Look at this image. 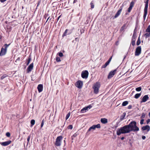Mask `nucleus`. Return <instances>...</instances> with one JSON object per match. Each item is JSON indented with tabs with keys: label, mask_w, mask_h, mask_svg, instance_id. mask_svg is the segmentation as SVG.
<instances>
[{
	"label": "nucleus",
	"mask_w": 150,
	"mask_h": 150,
	"mask_svg": "<svg viewBox=\"0 0 150 150\" xmlns=\"http://www.w3.org/2000/svg\"><path fill=\"white\" fill-rule=\"evenodd\" d=\"M100 121L103 124H105L108 122L107 119L105 118H101L100 120Z\"/></svg>",
	"instance_id": "dca6fc26"
},
{
	"label": "nucleus",
	"mask_w": 150,
	"mask_h": 150,
	"mask_svg": "<svg viewBox=\"0 0 150 150\" xmlns=\"http://www.w3.org/2000/svg\"><path fill=\"white\" fill-rule=\"evenodd\" d=\"M109 64V63L106 62L105 64L102 66V67L103 68H105L108 64Z\"/></svg>",
	"instance_id": "a878e982"
},
{
	"label": "nucleus",
	"mask_w": 150,
	"mask_h": 150,
	"mask_svg": "<svg viewBox=\"0 0 150 150\" xmlns=\"http://www.w3.org/2000/svg\"><path fill=\"white\" fill-rule=\"evenodd\" d=\"M6 0H0V1L1 3H4L5 2Z\"/></svg>",
	"instance_id": "de8ad7c7"
},
{
	"label": "nucleus",
	"mask_w": 150,
	"mask_h": 150,
	"mask_svg": "<svg viewBox=\"0 0 150 150\" xmlns=\"http://www.w3.org/2000/svg\"><path fill=\"white\" fill-rule=\"evenodd\" d=\"M35 120H32L30 122L31 123V126L32 127L33 125L35 124Z\"/></svg>",
	"instance_id": "b1692460"
},
{
	"label": "nucleus",
	"mask_w": 150,
	"mask_h": 150,
	"mask_svg": "<svg viewBox=\"0 0 150 150\" xmlns=\"http://www.w3.org/2000/svg\"><path fill=\"white\" fill-rule=\"evenodd\" d=\"M150 122V119H148L146 120V123L147 124H148L149 122Z\"/></svg>",
	"instance_id": "c03bdc74"
},
{
	"label": "nucleus",
	"mask_w": 150,
	"mask_h": 150,
	"mask_svg": "<svg viewBox=\"0 0 150 150\" xmlns=\"http://www.w3.org/2000/svg\"><path fill=\"white\" fill-rule=\"evenodd\" d=\"M146 32L150 33V25H149L146 30Z\"/></svg>",
	"instance_id": "cd10ccee"
},
{
	"label": "nucleus",
	"mask_w": 150,
	"mask_h": 150,
	"mask_svg": "<svg viewBox=\"0 0 150 150\" xmlns=\"http://www.w3.org/2000/svg\"><path fill=\"white\" fill-rule=\"evenodd\" d=\"M145 114L144 113H142V116L141 117V118H144L145 117Z\"/></svg>",
	"instance_id": "473e14b6"
},
{
	"label": "nucleus",
	"mask_w": 150,
	"mask_h": 150,
	"mask_svg": "<svg viewBox=\"0 0 150 150\" xmlns=\"http://www.w3.org/2000/svg\"><path fill=\"white\" fill-rule=\"evenodd\" d=\"M56 61L57 62H60L61 61L60 58L59 57H57L56 58Z\"/></svg>",
	"instance_id": "2f4dec72"
},
{
	"label": "nucleus",
	"mask_w": 150,
	"mask_h": 150,
	"mask_svg": "<svg viewBox=\"0 0 150 150\" xmlns=\"http://www.w3.org/2000/svg\"><path fill=\"white\" fill-rule=\"evenodd\" d=\"M49 18H50V17H49L47 19V21H46V22H47V21H48V19H49Z\"/></svg>",
	"instance_id": "680f3d73"
},
{
	"label": "nucleus",
	"mask_w": 150,
	"mask_h": 150,
	"mask_svg": "<svg viewBox=\"0 0 150 150\" xmlns=\"http://www.w3.org/2000/svg\"><path fill=\"white\" fill-rule=\"evenodd\" d=\"M110 61H111V60H110V59H109L108 60L107 62H108L109 64V63H110Z\"/></svg>",
	"instance_id": "5fc2aeb1"
},
{
	"label": "nucleus",
	"mask_w": 150,
	"mask_h": 150,
	"mask_svg": "<svg viewBox=\"0 0 150 150\" xmlns=\"http://www.w3.org/2000/svg\"><path fill=\"white\" fill-rule=\"evenodd\" d=\"M31 60V59L29 57V63Z\"/></svg>",
	"instance_id": "6e6d98bb"
},
{
	"label": "nucleus",
	"mask_w": 150,
	"mask_h": 150,
	"mask_svg": "<svg viewBox=\"0 0 150 150\" xmlns=\"http://www.w3.org/2000/svg\"><path fill=\"white\" fill-rule=\"evenodd\" d=\"M77 0H74V1L73 3H75L77 2Z\"/></svg>",
	"instance_id": "864d4df0"
},
{
	"label": "nucleus",
	"mask_w": 150,
	"mask_h": 150,
	"mask_svg": "<svg viewBox=\"0 0 150 150\" xmlns=\"http://www.w3.org/2000/svg\"><path fill=\"white\" fill-rule=\"evenodd\" d=\"M11 142V140H8L7 141L2 142H0V144L3 146H7L8 145H9L10 144Z\"/></svg>",
	"instance_id": "9b49d317"
},
{
	"label": "nucleus",
	"mask_w": 150,
	"mask_h": 150,
	"mask_svg": "<svg viewBox=\"0 0 150 150\" xmlns=\"http://www.w3.org/2000/svg\"><path fill=\"white\" fill-rule=\"evenodd\" d=\"M10 44L7 45L5 44L4 45V48L3 47L1 48V50L0 52V56H3L5 55L7 49L8 47L10 45Z\"/></svg>",
	"instance_id": "7ed1b4c3"
},
{
	"label": "nucleus",
	"mask_w": 150,
	"mask_h": 150,
	"mask_svg": "<svg viewBox=\"0 0 150 150\" xmlns=\"http://www.w3.org/2000/svg\"><path fill=\"white\" fill-rule=\"evenodd\" d=\"M60 17V16H59V17L58 18V20L59 19V18Z\"/></svg>",
	"instance_id": "e2e57ef3"
},
{
	"label": "nucleus",
	"mask_w": 150,
	"mask_h": 150,
	"mask_svg": "<svg viewBox=\"0 0 150 150\" xmlns=\"http://www.w3.org/2000/svg\"><path fill=\"white\" fill-rule=\"evenodd\" d=\"M137 123L135 121L131 122L128 125H125L116 130L117 134L119 136L122 134L129 133L131 131L137 132L139 130V128L136 126Z\"/></svg>",
	"instance_id": "f257e3e1"
},
{
	"label": "nucleus",
	"mask_w": 150,
	"mask_h": 150,
	"mask_svg": "<svg viewBox=\"0 0 150 150\" xmlns=\"http://www.w3.org/2000/svg\"><path fill=\"white\" fill-rule=\"evenodd\" d=\"M149 0H146V4L144 8V14L143 16V18L144 20H145L146 16L147 13V9L148 7V4Z\"/></svg>",
	"instance_id": "20e7f679"
},
{
	"label": "nucleus",
	"mask_w": 150,
	"mask_h": 150,
	"mask_svg": "<svg viewBox=\"0 0 150 150\" xmlns=\"http://www.w3.org/2000/svg\"><path fill=\"white\" fill-rule=\"evenodd\" d=\"M142 129L143 130H146L147 132H149L150 130V127L149 125H147L143 127H142Z\"/></svg>",
	"instance_id": "4468645a"
},
{
	"label": "nucleus",
	"mask_w": 150,
	"mask_h": 150,
	"mask_svg": "<svg viewBox=\"0 0 150 150\" xmlns=\"http://www.w3.org/2000/svg\"><path fill=\"white\" fill-rule=\"evenodd\" d=\"M86 112V111L85 110L84 108H83L81 110L80 112L81 113H84Z\"/></svg>",
	"instance_id": "c9c22d12"
},
{
	"label": "nucleus",
	"mask_w": 150,
	"mask_h": 150,
	"mask_svg": "<svg viewBox=\"0 0 150 150\" xmlns=\"http://www.w3.org/2000/svg\"><path fill=\"white\" fill-rule=\"evenodd\" d=\"M144 35L145 36L146 38H147L149 37H150V33H146Z\"/></svg>",
	"instance_id": "bb28decb"
},
{
	"label": "nucleus",
	"mask_w": 150,
	"mask_h": 150,
	"mask_svg": "<svg viewBox=\"0 0 150 150\" xmlns=\"http://www.w3.org/2000/svg\"><path fill=\"white\" fill-rule=\"evenodd\" d=\"M128 104L127 101H125L123 102L122 105L123 106H125L126 105Z\"/></svg>",
	"instance_id": "5701e85b"
},
{
	"label": "nucleus",
	"mask_w": 150,
	"mask_h": 150,
	"mask_svg": "<svg viewBox=\"0 0 150 150\" xmlns=\"http://www.w3.org/2000/svg\"><path fill=\"white\" fill-rule=\"evenodd\" d=\"M126 115V113L125 112L123 113L122 115L120 117V120H123L124 118L125 117Z\"/></svg>",
	"instance_id": "aec40b11"
},
{
	"label": "nucleus",
	"mask_w": 150,
	"mask_h": 150,
	"mask_svg": "<svg viewBox=\"0 0 150 150\" xmlns=\"http://www.w3.org/2000/svg\"><path fill=\"white\" fill-rule=\"evenodd\" d=\"M31 100H32L31 99H30V101H31Z\"/></svg>",
	"instance_id": "338daca9"
},
{
	"label": "nucleus",
	"mask_w": 150,
	"mask_h": 150,
	"mask_svg": "<svg viewBox=\"0 0 150 150\" xmlns=\"http://www.w3.org/2000/svg\"><path fill=\"white\" fill-rule=\"evenodd\" d=\"M75 85L78 88H81L82 86L83 82L81 81H78L76 83Z\"/></svg>",
	"instance_id": "9d476101"
},
{
	"label": "nucleus",
	"mask_w": 150,
	"mask_h": 150,
	"mask_svg": "<svg viewBox=\"0 0 150 150\" xmlns=\"http://www.w3.org/2000/svg\"><path fill=\"white\" fill-rule=\"evenodd\" d=\"M33 63H31L29 66V72L30 71L33 69Z\"/></svg>",
	"instance_id": "f3484780"
},
{
	"label": "nucleus",
	"mask_w": 150,
	"mask_h": 150,
	"mask_svg": "<svg viewBox=\"0 0 150 150\" xmlns=\"http://www.w3.org/2000/svg\"><path fill=\"white\" fill-rule=\"evenodd\" d=\"M73 128V126L72 125H69L67 127L69 129H72Z\"/></svg>",
	"instance_id": "72a5a7b5"
},
{
	"label": "nucleus",
	"mask_w": 150,
	"mask_h": 150,
	"mask_svg": "<svg viewBox=\"0 0 150 150\" xmlns=\"http://www.w3.org/2000/svg\"><path fill=\"white\" fill-rule=\"evenodd\" d=\"M26 65H28V59H26Z\"/></svg>",
	"instance_id": "3c124183"
},
{
	"label": "nucleus",
	"mask_w": 150,
	"mask_h": 150,
	"mask_svg": "<svg viewBox=\"0 0 150 150\" xmlns=\"http://www.w3.org/2000/svg\"><path fill=\"white\" fill-rule=\"evenodd\" d=\"M100 86V83L99 82H97L93 85V88L94 89V92L95 93L97 94L98 93Z\"/></svg>",
	"instance_id": "f03ea898"
},
{
	"label": "nucleus",
	"mask_w": 150,
	"mask_h": 150,
	"mask_svg": "<svg viewBox=\"0 0 150 150\" xmlns=\"http://www.w3.org/2000/svg\"><path fill=\"white\" fill-rule=\"evenodd\" d=\"M132 44L133 46H134L135 45V41L134 40H132Z\"/></svg>",
	"instance_id": "58836bf2"
},
{
	"label": "nucleus",
	"mask_w": 150,
	"mask_h": 150,
	"mask_svg": "<svg viewBox=\"0 0 150 150\" xmlns=\"http://www.w3.org/2000/svg\"><path fill=\"white\" fill-rule=\"evenodd\" d=\"M76 135V134H74V136H75Z\"/></svg>",
	"instance_id": "69168bd1"
},
{
	"label": "nucleus",
	"mask_w": 150,
	"mask_h": 150,
	"mask_svg": "<svg viewBox=\"0 0 150 150\" xmlns=\"http://www.w3.org/2000/svg\"><path fill=\"white\" fill-rule=\"evenodd\" d=\"M10 133L9 132H7L6 133V136L8 137H10Z\"/></svg>",
	"instance_id": "f704fd0d"
},
{
	"label": "nucleus",
	"mask_w": 150,
	"mask_h": 150,
	"mask_svg": "<svg viewBox=\"0 0 150 150\" xmlns=\"http://www.w3.org/2000/svg\"><path fill=\"white\" fill-rule=\"evenodd\" d=\"M125 25H124L123 26H122L121 28V30H124V29H125Z\"/></svg>",
	"instance_id": "a19ab883"
},
{
	"label": "nucleus",
	"mask_w": 150,
	"mask_h": 150,
	"mask_svg": "<svg viewBox=\"0 0 150 150\" xmlns=\"http://www.w3.org/2000/svg\"><path fill=\"white\" fill-rule=\"evenodd\" d=\"M58 55L60 57H62L63 55V54L62 52H59L58 53Z\"/></svg>",
	"instance_id": "4c0bfd02"
},
{
	"label": "nucleus",
	"mask_w": 150,
	"mask_h": 150,
	"mask_svg": "<svg viewBox=\"0 0 150 150\" xmlns=\"http://www.w3.org/2000/svg\"><path fill=\"white\" fill-rule=\"evenodd\" d=\"M92 106L91 105H89L87 106V107L88 108L90 109L92 108Z\"/></svg>",
	"instance_id": "09e8293b"
},
{
	"label": "nucleus",
	"mask_w": 150,
	"mask_h": 150,
	"mask_svg": "<svg viewBox=\"0 0 150 150\" xmlns=\"http://www.w3.org/2000/svg\"><path fill=\"white\" fill-rule=\"evenodd\" d=\"M62 137L61 136L57 137L56 139L55 142V145L57 146H60L61 145V141L62 139Z\"/></svg>",
	"instance_id": "423d86ee"
},
{
	"label": "nucleus",
	"mask_w": 150,
	"mask_h": 150,
	"mask_svg": "<svg viewBox=\"0 0 150 150\" xmlns=\"http://www.w3.org/2000/svg\"><path fill=\"white\" fill-rule=\"evenodd\" d=\"M125 138L124 137H122L121 138V139L122 140H123Z\"/></svg>",
	"instance_id": "4d7b16f0"
},
{
	"label": "nucleus",
	"mask_w": 150,
	"mask_h": 150,
	"mask_svg": "<svg viewBox=\"0 0 150 150\" xmlns=\"http://www.w3.org/2000/svg\"><path fill=\"white\" fill-rule=\"evenodd\" d=\"M90 4L91 5V7L92 8H94V5L93 4V3L91 2L90 3Z\"/></svg>",
	"instance_id": "e433bc0d"
},
{
	"label": "nucleus",
	"mask_w": 150,
	"mask_h": 150,
	"mask_svg": "<svg viewBox=\"0 0 150 150\" xmlns=\"http://www.w3.org/2000/svg\"><path fill=\"white\" fill-rule=\"evenodd\" d=\"M122 9L119 10L115 14V18H117L120 14L121 12Z\"/></svg>",
	"instance_id": "a211bd4d"
},
{
	"label": "nucleus",
	"mask_w": 150,
	"mask_h": 150,
	"mask_svg": "<svg viewBox=\"0 0 150 150\" xmlns=\"http://www.w3.org/2000/svg\"><path fill=\"white\" fill-rule=\"evenodd\" d=\"M142 88L141 87H137L136 88V90L137 91H141Z\"/></svg>",
	"instance_id": "c756f323"
},
{
	"label": "nucleus",
	"mask_w": 150,
	"mask_h": 150,
	"mask_svg": "<svg viewBox=\"0 0 150 150\" xmlns=\"http://www.w3.org/2000/svg\"><path fill=\"white\" fill-rule=\"evenodd\" d=\"M149 97L148 95H145L143 97L141 102H146L149 99Z\"/></svg>",
	"instance_id": "ddd939ff"
},
{
	"label": "nucleus",
	"mask_w": 150,
	"mask_h": 150,
	"mask_svg": "<svg viewBox=\"0 0 150 150\" xmlns=\"http://www.w3.org/2000/svg\"><path fill=\"white\" fill-rule=\"evenodd\" d=\"M134 3L133 1H132L130 3L129 6L128 8V11L129 12H130L132 7L134 6Z\"/></svg>",
	"instance_id": "f8f14e48"
},
{
	"label": "nucleus",
	"mask_w": 150,
	"mask_h": 150,
	"mask_svg": "<svg viewBox=\"0 0 150 150\" xmlns=\"http://www.w3.org/2000/svg\"><path fill=\"white\" fill-rule=\"evenodd\" d=\"M112 56H111L110 58L109 59H110V60H111V59H112Z\"/></svg>",
	"instance_id": "13d9d810"
},
{
	"label": "nucleus",
	"mask_w": 150,
	"mask_h": 150,
	"mask_svg": "<svg viewBox=\"0 0 150 150\" xmlns=\"http://www.w3.org/2000/svg\"><path fill=\"white\" fill-rule=\"evenodd\" d=\"M141 46L138 47L136 49L135 55L136 56H138L141 54Z\"/></svg>",
	"instance_id": "6e6552de"
},
{
	"label": "nucleus",
	"mask_w": 150,
	"mask_h": 150,
	"mask_svg": "<svg viewBox=\"0 0 150 150\" xmlns=\"http://www.w3.org/2000/svg\"><path fill=\"white\" fill-rule=\"evenodd\" d=\"M136 38V34L135 32H134L132 37V40H134L135 41Z\"/></svg>",
	"instance_id": "6ab92c4d"
},
{
	"label": "nucleus",
	"mask_w": 150,
	"mask_h": 150,
	"mask_svg": "<svg viewBox=\"0 0 150 150\" xmlns=\"http://www.w3.org/2000/svg\"><path fill=\"white\" fill-rule=\"evenodd\" d=\"M84 32V30H81V34H82V33H83Z\"/></svg>",
	"instance_id": "8fccbe9b"
},
{
	"label": "nucleus",
	"mask_w": 150,
	"mask_h": 150,
	"mask_svg": "<svg viewBox=\"0 0 150 150\" xmlns=\"http://www.w3.org/2000/svg\"><path fill=\"white\" fill-rule=\"evenodd\" d=\"M141 93L136 94L134 96V98L136 99L138 98L141 96Z\"/></svg>",
	"instance_id": "412c9836"
},
{
	"label": "nucleus",
	"mask_w": 150,
	"mask_h": 150,
	"mask_svg": "<svg viewBox=\"0 0 150 150\" xmlns=\"http://www.w3.org/2000/svg\"><path fill=\"white\" fill-rule=\"evenodd\" d=\"M38 92H41L43 90V85L42 84H39L37 87Z\"/></svg>",
	"instance_id": "2eb2a0df"
},
{
	"label": "nucleus",
	"mask_w": 150,
	"mask_h": 150,
	"mask_svg": "<svg viewBox=\"0 0 150 150\" xmlns=\"http://www.w3.org/2000/svg\"><path fill=\"white\" fill-rule=\"evenodd\" d=\"M70 115V112H69L67 115L66 117V120H67L69 117Z\"/></svg>",
	"instance_id": "c85d7f7f"
},
{
	"label": "nucleus",
	"mask_w": 150,
	"mask_h": 150,
	"mask_svg": "<svg viewBox=\"0 0 150 150\" xmlns=\"http://www.w3.org/2000/svg\"><path fill=\"white\" fill-rule=\"evenodd\" d=\"M67 31L68 30L66 29V30H65V31L64 32L62 35L63 37H64V36H65L67 35Z\"/></svg>",
	"instance_id": "7c9ffc66"
},
{
	"label": "nucleus",
	"mask_w": 150,
	"mask_h": 150,
	"mask_svg": "<svg viewBox=\"0 0 150 150\" xmlns=\"http://www.w3.org/2000/svg\"><path fill=\"white\" fill-rule=\"evenodd\" d=\"M63 150H65V149H64Z\"/></svg>",
	"instance_id": "774afa93"
},
{
	"label": "nucleus",
	"mask_w": 150,
	"mask_h": 150,
	"mask_svg": "<svg viewBox=\"0 0 150 150\" xmlns=\"http://www.w3.org/2000/svg\"><path fill=\"white\" fill-rule=\"evenodd\" d=\"M27 146L28 144V137L27 138Z\"/></svg>",
	"instance_id": "bf43d9fd"
},
{
	"label": "nucleus",
	"mask_w": 150,
	"mask_h": 150,
	"mask_svg": "<svg viewBox=\"0 0 150 150\" xmlns=\"http://www.w3.org/2000/svg\"><path fill=\"white\" fill-rule=\"evenodd\" d=\"M141 43V41H140V39L139 38V37L138 39V40H137V45H139V44H140Z\"/></svg>",
	"instance_id": "393cba45"
},
{
	"label": "nucleus",
	"mask_w": 150,
	"mask_h": 150,
	"mask_svg": "<svg viewBox=\"0 0 150 150\" xmlns=\"http://www.w3.org/2000/svg\"><path fill=\"white\" fill-rule=\"evenodd\" d=\"M88 72L87 70L83 71L81 74V77L83 79H87L88 77Z\"/></svg>",
	"instance_id": "0eeeda50"
},
{
	"label": "nucleus",
	"mask_w": 150,
	"mask_h": 150,
	"mask_svg": "<svg viewBox=\"0 0 150 150\" xmlns=\"http://www.w3.org/2000/svg\"><path fill=\"white\" fill-rule=\"evenodd\" d=\"M8 76V75H7L6 74H4L3 76H2L1 77V80H3L5 78L7 77Z\"/></svg>",
	"instance_id": "4be33fe9"
},
{
	"label": "nucleus",
	"mask_w": 150,
	"mask_h": 150,
	"mask_svg": "<svg viewBox=\"0 0 150 150\" xmlns=\"http://www.w3.org/2000/svg\"><path fill=\"white\" fill-rule=\"evenodd\" d=\"M43 125H44V121H43V120H42V123H41V127H43Z\"/></svg>",
	"instance_id": "79ce46f5"
},
{
	"label": "nucleus",
	"mask_w": 150,
	"mask_h": 150,
	"mask_svg": "<svg viewBox=\"0 0 150 150\" xmlns=\"http://www.w3.org/2000/svg\"><path fill=\"white\" fill-rule=\"evenodd\" d=\"M20 57H18L17 59H16V60L15 61L16 62H17L18 61H20Z\"/></svg>",
	"instance_id": "37998d69"
},
{
	"label": "nucleus",
	"mask_w": 150,
	"mask_h": 150,
	"mask_svg": "<svg viewBox=\"0 0 150 150\" xmlns=\"http://www.w3.org/2000/svg\"><path fill=\"white\" fill-rule=\"evenodd\" d=\"M116 71L117 70L116 69L114 70L113 71H111L109 74L108 77V79H110L113 77V76L115 74Z\"/></svg>",
	"instance_id": "1a4fd4ad"
},
{
	"label": "nucleus",
	"mask_w": 150,
	"mask_h": 150,
	"mask_svg": "<svg viewBox=\"0 0 150 150\" xmlns=\"http://www.w3.org/2000/svg\"><path fill=\"white\" fill-rule=\"evenodd\" d=\"M26 71H27V72H28V67H27V69H26Z\"/></svg>",
	"instance_id": "052dcab7"
},
{
	"label": "nucleus",
	"mask_w": 150,
	"mask_h": 150,
	"mask_svg": "<svg viewBox=\"0 0 150 150\" xmlns=\"http://www.w3.org/2000/svg\"><path fill=\"white\" fill-rule=\"evenodd\" d=\"M84 108L85 110H86H86H88V108L87 107H87H85Z\"/></svg>",
	"instance_id": "603ef678"
},
{
	"label": "nucleus",
	"mask_w": 150,
	"mask_h": 150,
	"mask_svg": "<svg viewBox=\"0 0 150 150\" xmlns=\"http://www.w3.org/2000/svg\"><path fill=\"white\" fill-rule=\"evenodd\" d=\"M132 106H131V105H129L128 107V109H131L132 108Z\"/></svg>",
	"instance_id": "49530a36"
},
{
	"label": "nucleus",
	"mask_w": 150,
	"mask_h": 150,
	"mask_svg": "<svg viewBox=\"0 0 150 150\" xmlns=\"http://www.w3.org/2000/svg\"><path fill=\"white\" fill-rule=\"evenodd\" d=\"M149 117H150V112H149Z\"/></svg>",
	"instance_id": "0e129e2a"
},
{
	"label": "nucleus",
	"mask_w": 150,
	"mask_h": 150,
	"mask_svg": "<svg viewBox=\"0 0 150 150\" xmlns=\"http://www.w3.org/2000/svg\"><path fill=\"white\" fill-rule=\"evenodd\" d=\"M142 139L143 140H144L146 138V137L144 136H142Z\"/></svg>",
	"instance_id": "a18cd8bd"
},
{
	"label": "nucleus",
	"mask_w": 150,
	"mask_h": 150,
	"mask_svg": "<svg viewBox=\"0 0 150 150\" xmlns=\"http://www.w3.org/2000/svg\"><path fill=\"white\" fill-rule=\"evenodd\" d=\"M100 125L98 124L97 125H93L87 131V133L90 131L91 130H94L96 128L100 129Z\"/></svg>",
	"instance_id": "39448f33"
},
{
	"label": "nucleus",
	"mask_w": 150,
	"mask_h": 150,
	"mask_svg": "<svg viewBox=\"0 0 150 150\" xmlns=\"http://www.w3.org/2000/svg\"><path fill=\"white\" fill-rule=\"evenodd\" d=\"M144 120L143 119H142L140 121V123L141 125H142L144 123Z\"/></svg>",
	"instance_id": "ea45409f"
}]
</instances>
